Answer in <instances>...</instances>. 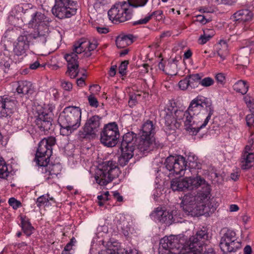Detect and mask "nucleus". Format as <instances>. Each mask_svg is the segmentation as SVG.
Wrapping results in <instances>:
<instances>
[{
    "label": "nucleus",
    "mask_w": 254,
    "mask_h": 254,
    "mask_svg": "<svg viewBox=\"0 0 254 254\" xmlns=\"http://www.w3.org/2000/svg\"><path fill=\"white\" fill-rule=\"evenodd\" d=\"M154 213L157 219L161 222L165 223L169 225L175 222L176 217H177L176 211H172L170 212L158 207Z\"/></svg>",
    "instance_id": "nucleus-21"
},
{
    "label": "nucleus",
    "mask_w": 254,
    "mask_h": 254,
    "mask_svg": "<svg viewBox=\"0 0 254 254\" xmlns=\"http://www.w3.org/2000/svg\"><path fill=\"white\" fill-rule=\"evenodd\" d=\"M75 4L76 3L70 0H55L52 13L59 19L69 18L76 14Z\"/></svg>",
    "instance_id": "nucleus-13"
},
{
    "label": "nucleus",
    "mask_w": 254,
    "mask_h": 254,
    "mask_svg": "<svg viewBox=\"0 0 254 254\" xmlns=\"http://www.w3.org/2000/svg\"><path fill=\"white\" fill-rule=\"evenodd\" d=\"M187 110L192 121L195 120L199 131L206 126L214 112L211 100L200 95L191 100Z\"/></svg>",
    "instance_id": "nucleus-1"
},
{
    "label": "nucleus",
    "mask_w": 254,
    "mask_h": 254,
    "mask_svg": "<svg viewBox=\"0 0 254 254\" xmlns=\"http://www.w3.org/2000/svg\"><path fill=\"white\" fill-rule=\"evenodd\" d=\"M125 252L126 254H138V251L134 248H127Z\"/></svg>",
    "instance_id": "nucleus-61"
},
{
    "label": "nucleus",
    "mask_w": 254,
    "mask_h": 254,
    "mask_svg": "<svg viewBox=\"0 0 254 254\" xmlns=\"http://www.w3.org/2000/svg\"><path fill=\"white\" fill-rule=\"evenodd\" d=\"M20 226L23 233L27 236H30L34 231V228L32 225L30 219L26 216H20Z\"/></svg>",
    "instance_id": "nucleus-28"
},
{
    "label": "nucleus",
    "mask_w": 254,
    "mask_h": 254,
    "mask_svg": "<svg viewBox=\"0 0 254 254\" xmlns=\"http://www.w3.org/2000/svg\"><path fill=\"white\" fill-rule=\"evenodd\" d=\"M15 108V100L4 96L0 97V118L10 117Z\"/></svg>",
    "instance_id": "nucleus-19"
},
{
    "label": "nucleus",
    "mask_w": 254,
    "mask_h": 254,
    "mask_svg": "<svg viewBox=\"0 0 254 254\" xmlns=\"http://www.w3.org/2000/svg\"><path fill=\"white\" fill-rule=\"evenodd\" d=\"M148 1V0H127V3L128 4V7L137 8L144 6Z\"/></svg>",
    "instance_id": "nucleus-41"
},
{
    "label": "nucleus",
    "mask_w": 254,
    "mask_h": 254,
    "mask_svg": "<svg viewBox=\"0 0 254 254\" xmlns=\"http://www.w3.org/2000/svg\"><path fill=\"white\" fill-rule=\"evenodd\" d=\"M121 36L126 41L128 45L132 43L134 37L132 34L124 35Z\"/></svg>",
    "instance_id": "nucleus-58"
},
{
    "label": "nucleus",
    "mask_w": 254,
    "mask_h": 254,
    "mask_svg": "<svg viewBox=\"0 0 254 254\" xmlns=\"http://www.w3.org/2000/svg\"><path fill=\"white\" fill-rule=\"evenodd\" d=\"M211 39L210 35H201L198 39V43L200 45H204Z\"/></svg>",
    "instance_id": "nucleus-53"
},
{
    "label": "nucleus",
    "mask_w": 254,
    "mask_h": 254,
    "mask_svg": "<svg viewBox=\"0 0 254 254\" xmlns=\"http://www.w3.org/2000/svg\"><path fill=\"white\" fill-rule=\"evenodd\" d=\"M76 242V240L74 237H72L69 242H68L64 248V251L62 252V254H69V252L72 250L73 246Z\"/></svg>",
    "instance_id": "nucleus-44"
},
{
    "label": "nucleus",
    "mask_w": 254,
    "mask_h": 254,
    "mask_svg": "<svg viewBox=\"0 0 254 254\" xmlns=\"http://www.w3.org/2000/svg\"><path fill=\"white\" fill-rule=\"evenodd\" d=\"M187 167L190 170L200 169H201V165L198 162L197 158L194 155H190L188 158V161H186Z\"/></svg>",
    "instance_id": "nucleus-38"
},
{
    "label": "nucleus",
    "mask_w": 254,
    "mask_h": 254,
    "mask_svg": "<svg viewBox=\"0 0 254 254\" xmlns=\"http://www.w3.org/2000/svg\"><path fill=\"white\" fill-rule=\"evenodd\" d=\"M187 77L189 81L190 86L191 89L198 87V85L200 84L201 77L199 74H190L187 75Z\"/></svg>",
    "instance_id": "nucleus-36"
},
{
    "label": "nucleus",
    "mask_w": 254,
    "mask_h": 254,
    "mask_svg": "<svg viewBox=\"0 0 254 254\" xmlns=\"http://www.w3.org/2000/svg\"><path fill=\"white\" fill-rule=\"evenodd\" d=\"M137 135L133 132H128L124 135L121 144V148L134 151L135 147L138 148Z\"/></svg>",
    "instance_id": "nucleus-22"
},
{
    "label": "nucleus",
    "mask_w": 254,
    "mask_h": 254,
    "mask_svg": "<svg viewBox=\"0 0 254 254\" xmlns=\"http://www.w3.org/2000/svg\"><path fill=\"white\" fill-rule=\"evenodd\" d=\"M33 39L37 40V38L34 37V35L28 33L20 35L14 46L13 52L15 55L20 56L25 54L29 48V43Z\"/></svg>",
    "instance_id": "nucleus-18"
},
{
    "label": "nucleus",
    "mask_w": 254,
    "mask_h": 254,
    "mask_svg": "<svg viewBox=\"0 0 254 254\" xmlns=\"http://www.w3.org/2000/svg\"><path fill=\"white\" fill-rule=\"evenodd\" d=\"M110 20L114 23L124 22L131 18V10L126 1L114 5L108 12Z\"/></svg>",
    "instance_id": "nucleus-11"
},
{
    "label": "nucleus",
    "mask_w": 254,
    "mask_h": 254,
    "mask_svg": "<svg viewBox=\"0 0 254 254\" xmlns=\"http://www.w3.org/2000/svg\"><path fill=\"white\" fill-rule=\"evenodd\" d=\"M155 133V123L149 120L144 121L140 130V138L138 142V149L141 152L145 153L155 148L163 147L162 143L155 139L154 136Z\"/></svg>",
    "instance_id": "nucleus-4"
},
{
    "label": "nucleus",
    "mask_w": 254,
    "mask_h": 254,
    "mask_svg": "<svg viewBox=\"0 0 254 254\" xmlns=\"http://www.w3.org/2000/svg\"><path fill=\"white\" fill-rule=\"evenodd\" d=\"M214 83V80L210 77H207L203 79H201L200 81V84L204 87H209L212 85Z\"/></svg>",
    "instance_id": "nucleus-45"
},
{
    "label": "nucleus",
    "mask_w": 254,
    "mask_h": 254,
    "mask_svg": "<svg viewBox=\"0 0 254 254\" xmlns=\"http://www.w3.org/2000/svg\"><path fill=\"white\" fill-rule=\"evenodd\" d=\"M56 142L55 137L50 136L44 138L39 143L34 161L41 169L49 163L50 158L53 153V146Z\"/></svg>",
    "instance_id": "nucleus-8"
},
{
    "label": "nucleus",
    "mask_w": 254,
    "mask_h": 254,
    "mask_svg": "<svg viewBox=\"0 0 254 254\" xmlns=\"http://www.w3.org/2000/svg\"><path fill=\"white\" fill-rule=\"evenodd\" d=\"M35 123L41 132L46 134L53 128L54 114L51 107H44L37 111Z\"/></svg>",
    "instance_id": "nucleus-14"
},
{
    "label": "nucleus",
    "mask_w": 254,
    "mask_h": 254,
    "mask_svg": "<svg viewBox=\"0 0 254 254\" xmlns=\"http://www.w3.org/2000/svg\"><path fill=\"white\" fill-rule=\"evenodd\" d=\"M175 120L181 121L185 119L184 125L186 129L191 135H195L199 132V128L195 126V120L192 121V117H190L188 110L184 111L176 110L174 111Z\"/></svg>",
    "instance_id": "nucleus-17"
},
{
    "label": "nucleus",
    "mask_w": 254,
    "mask_h": 254,
    "mask_svg": "<svg viewBox=\"0 0 254 254\" xmlns=\"http://www.w3.org/2000/svg\"><path fill=\"white\" fill-rule=\"evenodd\" d=\"M103 195V194L99 195L98 196L97 198L98 199V204L99 206H103L104 204V203L105 201H108L109 199V198H107L106 197H105V196Z\"/></svg>",
    "instance_id": "nucleus-60"
},
{
    "label": "nucleus",
    "mask_w": 254,
    "mask_h": 254,
    "mask_svg": "<svg viewBox=\"0 0 254 254\" xmlns=\"http://www.w3.org/2000/svg\"><path fill=\"white\" fill-rule=\"evenodd\" d=\"M218 4H232L235 1V0H214Z\"/></svg>",
    "instance_id": "nucleus-62"
},
{
    "label": "nucleus",
    "mask_w": 254,
    "mask_h": 254,
    "mask_svg": "<svg viewBox=\"0 0 254 254\" xmlns=\"http://www.w3.org/2000/svg\"><path fill=\"white\" fill-rule=\"evenodd\" d=\"M187 180L189 185L188 189L189 190L197 189L201 185L203 187L205 186V185H208L206 183L205 180L200 176H197L195 178H187Z\"/></svg>",
    "instance_id": "nucleus-30"
},
{
    "label": "nucleus",
    "mask_w": 254,
    "mask_h": 254,
    "mask_svg": "<svg viewBox=\"0 0 254 254\" xmlns=\"http://www.w3.org/2000/svg\"><path fill=\"white\" fill-rule=\"evenodd\" d=\"M215 79L218 82L224 83L225 81V76L223 73H219L215 75Z\"/></svg>",
    "instance_id": "nucleus-59"
},
{
    "label": "nucleus",
    "mask_w": 254,
    "mask_h": 254,
    "mask_svg": "<svg viewBox=\"0 0 254 254\" xmlns=\"http://www.w3.org/2000/svg\"><path fill=\"white\" fill-rule=\"evenodd\" d=\"M24 7L25 9H22L24 14L30 16L28 22V27L34 30L33 33L30 34L34 35L38 42L45 44L49 35V24L51 20L44 12L36 10V7L31 4H26Z\"/></svg>",
    "instance_id": "nucleus-2"
},
{
    "label": "nucleus",
    "mask_w": 254,
    "mask_h": 254,
    "mask_svg": "<svg viewBox=\"0 0 254 254\" xmlns=\"http://www.w3.org/2000/svg\"><path fill=\"white\" fill-rule=\"evenodd\" d=\"M101 120V118L97 115L88 118L78 132V139L87 140L95 138L100 129Z\"/></svg>",
    "instance_id": "nucleus-9"
},
{
    "label": "nucleus",
    "mask_w": 254,
    "mask_h": 254,
    "mask_svg": "<svg viewBox=\"0 0 254 254\" xmlns=\"http://www.w3.org/2000/svg\"><path fill=\"white\" fill-rule=\"evenodd\" d=\"M16 91L18 94H20L21 96L32 94L33 92V88L32 83L26 80L19 81L17 82V87Z\"/></svg>",
    "instance_id": "nucleus-24"
},
{
    "label": "nucleus",
    "mask_w": 254,
    "mask_h": 254,
    "mask_svg": "<svg viewBox=\"0 0 254 254\" xmlns=\"http://www.w3.org/2000/svg\"><path fill=\"white\" fill-rule=\"evenodd\" d=\"M160 245L166 252L162 254H181L182 250H185L189 253L190 248L187 241V237L183 236L171 235L162 239Z\"/></svg>",
    "instance_id": "nucleus-7"
},
{
    "label": "nucleus",
    "mask_w": 254,
    "mask_h": 254,
    "mask_svg": "<svg viewBox=\"0 0 254 254\" xmlns=\"http://www.w3.org/2000/svg\"><path fill=\"white\" fill-rule=\"evenodd\" d=\"M14 125H16L18 128L21 129L23 128V121L21 120H13Z\"/></svg>",
    "instance_id": "nucleus-63"
},
{
    "label": "nucleus",
    "mask_w": 254,
    "mask_h": 254,
    "mask_svg": "<svg viewBox=\"0 0 254 254\" xmlns=\"http://www.w3.org/2000/svg\"><path fill=\"white\" fill-rule=\"evenodd\" d=\"M246 121L248 126L250 127L252 126L254 123V115L252 113L247 115Z\"/></svg>",
    "instance_id": "nucleus-56"
},
{
    "label": "nucleus",
    "mask_w": 254,
    "mask_h": 254,
    "mask_svg": "<svg viewBox=\"0 0 254 254\" xmlns=\"http://www.w3.org/2000/svg\"><path fill=\"white\" fill-rule=\"evenodd\" d=\"M169 114L168 115H164L166 129L175 130L177 127L178 123L176 122L174 117L173 115H172L171 113L170 112Z\"/></svg>",
    "instance_id": "nucleus-34"
},
{
    "label": "nucleus",
    "mask_w": 254,
    "mask_h": 254,
    "mask_svg": "<svg viewBox=\"0 0 254 254\" xmlns=\"http://www.w3.org/2000/svg\"><path fill=\"white\" fill-rule=\"evenodd\" d=\"M128 62L127 61L122 62L119 67V72L122 76H124L126 74Z\"/></svg>",
    "instance_id": "nucleus-47"
},
{
    "label": "nucleus",
    "mask_w": 254,
    "mask_h": 254,
    "mask_svg": "<svg viewBox=\"0 0 254 254\" xmlns=\"http://www.w3.org/2000/svg\"><path fill=\"white\" fill-rule=\"evenodd\" d=\"M253 14L248 9H242L236 11L231 17V19L236 22H246L252 19Z\"/></svg>",
    "instance_id": "nucleus-23"
},
{
    "label": "nucleus",
    "mask_w": 254,
    "mask_h": 254,
    "mask_svg": "<svg viewBox=\"0 0 254 254\" xmlns=\"http://www.w3.org/2000/svg\"><path fill=\"white\" fill-rule=\"evenodd\" d=\"M97 31L100 34H106L109 32V29L106 27H97L96 28Z\"/></svg>",
    "instance_id": "nucleus-64"
},
{
    "label": "nucleus",
    "mask_w": 254,
    "mask_h": 254,
    "mask_svg": "<svg viewBox=\"0 0 254 254\" xmlns=\"http://www.w3.org/2000/svg\"><path fill=\"white\" fill-rule=\"evenodd\" d=\"M98 45V42L95 39L88 40L81 38L75 42L72 46V51L66 54L64 58L68 65L78 64V54L87 51L91 52L94 50Z\"/></svg>",
    "instance_id": "nucleus-6"
},
{
    "label": "nucleus",
    "mask_w": 254,
    "mask_h": 254,
    "mask_svg": "<svg viewBox=\"0 0 254 254\" xmlns=\"http://www.w3.org/2000/svg\"><path fill=\"white\" fill-rule=\"evenodd\" d=\"M210 190V186L205 185V186L202 188V190L198 192L196 195H195L196 202L197 203L203 202L205 199H207L208 198H209Z\"/></svg>",
    "instance_id": "nucleus-31"
},
{
    "label": "nucleus",
    "mask_w": 254,
    "mask_h": 254,
    "mask_svg": "<svg viewBox=\"0 0 254 254\" xmlns=\"http://www.w3.org/2000/svg\"><path fill=\"white\" fill-rule=\"evenodd\" d=\"M164 165L167 170L171 172V174L184 175L187 168L186 160L183 156H172L168 157L165 160Z\"/></svg>",
    "instance_id": "nucleus-15"
},
{
    "label": "nucleus",
    "mask_w": 254,
    "mask_h": 254,
    "mask_svg": "<svg viewBox=\"0 0 254 254\" xmlns=\"http://www.w3.org/2000/svg\"><path fill=\"white\" fill-rule=\"evenodd\" d=\"M195 205L191 204H186L185 203L181 202V206L183 210L187 215H193V211L195 207Z\"/></svg>",
    "instance_id": "nucleus-43"
},
{
    "label": "nucleus",
    "mask_w": 254,
    "mask_h": 254,
    "mask_svg": "<svg viewBox=\"0 0 254 254\" xmlns=\"http://www.w3.org/2000/svg\"><path fill=\"white\" fill-rule=\"evenodd\" d=\"M196 21L199 22L202 24H205L210 21V20L206 19L205 16L201 15H198L196 16Z\"/></svg>",
    "instance_id": "nucleus-57"
},
{
    "label": "nucleus",
    "mask_w": 254,
    "mask_h": 254,
    "mask_svg": "<svg viewBox=\"0 0 254 254\" xmlns=\"http://www.w3.org/2000/svg\"><path fill=\"white\" fill-rule=\"evenodd\" d=\"M81 110L78 107L68 106L60 114L58 122L61 132L64 135H69L81 125Z\"/></svg>",
    "instance_id": "nucleus-3"
},
{
    "label": "nucleus",
    "mask_w": 254,
    "mask_h": 254,
    "mask_svg": "<svg viewBox=\"0 0 254 254\" xmlns=\"http://www.w3.org/2000/svg\"><path fill=\"white\" fill-rule=\"evenodd\" d=\"M78 64H74L67 66V70L66 74L71 78H75L78 73Z\"/></svg>",
    "instance_id": "nucleus-40"
},
{
    "label": "nucleus",
    "mask_w": 254,
    "mask_h": 254,
    "mask_svg": "<svg viewBox=\"0 0 254 254\" xmlns=\"http://www.w3.org/2000/svg\"><path fill=\"white\" fill-rule=\"evenodd\" d=\"M187 178L174 179L171 182V188L173 191H183L188 189Z\"/></svg>",
    "instance_id": "nucleus-26"
},
{
    "label": "nucleus",
    "mask_w": 254,
    "mask_h": 254,
    "mask_svg": "<svg viewBox=\"0 0 254 254\" xmlns=\"http://www.w3.org/2000/svg\"><path fill=\"white\" fill-rule=\"evenodd\" d=\"M12 64V61L9 56L5 52L0 54V66L4 68L5 72L8 71L9 69L10 64Z\"/></svg>",
    "instance_id": "nucleus-35"
},
{
    "label": "nucleus",
    "mask_w": 254,
    "mask_h": 254,
    "mask_svg": "<svg viewBox=\"0 0 254 254\" xmlns=\"http://www.w3.org/2000/svg\"><path fill=\"white\" fill-rule=\"evenodd\" d=\"M221 235L219 246L224 254L235 252L241 248V243L237 241L234 231L223 229L221 231Z\"/></svg>",
    "instance_id": "nucleus-10"
},
{
    "label": "nucleus",
    "mask_w": 254,
    "mask_h": 254,
    "mask_svg": "<svg viewBox=\"0 0 254 254\" xmlns=\"http://www.w3.org/2000/svg\"><path fill=\"white\" fill-rule=\"evenodd\" d=\"M8 203L14 209H17L21 206V202L14 197H11L8 200Z\"/></svg>",
    "instance_id": "nucleus-48"
},
{
    "label": "nucleus",
    "mask_w": 254,
    "mask_h": 254,
    "mask_svg": "<svg viewBox=\"0 0 254 254\" xmlns=\"http://www.w3.org/2000/svg\"><path fill=\"white\" fill-rule=\"evenodd\" d=\"M62 166L60 164H48L47 166L41 168V172L44 177L49 183H52L60 173Z\"/></svg>",
    "instance_id": "nucleus-20"
},
{
    "label": "nucleus",
    "mask_w": 254,
    "mask_h": 254,
    "mask_svg": "<svg viewBox=\"0 0 254 254\" xmlns=\"http://www.w3.org/2000/svg\"><path fill=\"white\" fill-rule=\"evenodd\" d=\"M51 202H55L54 198L53 197H50L49 194H45L38 197L36 203L37 206L40 208L51 205Z\"/></svg>",
    "instance_id": "nucleus-32"
},
{
    "label": "nucleus",
    "mask_w": 254,
    "mask_h": 254,
    "mask_svg": "<svg viewBox=\"0 0 254 254\" xmlns=\"http://www.w3.org/2000/svg\"><path fill=\"white\" fill-rule=\"evenodd\" d=\"M253 141L251 140L249 141L248 144L246 145L242 154L253 153L252 151L253 150Z\"/></svg>",
    "instance_id": "nucleus-54"
},
{
    "label": "nucleus",
    "mask_w": 254,
    "mask_h": 254,
    "mask_svg": "<svg viewBox=\"0 0 254 254\" xmlns=\"http://www.w3.org/2000/svg\"><path fill=\"white\" fill-rule=\"evenodd\" d=\"M121 149L122 154L118 158V163L120 166H125L133 157L134 151L124 149V148H121Z\"/></svg>",
    "instance_id": "nucleus-29"
},
{
    "label": "nucleus",
    "mask_w": 254,
    "mask_h": 254,
    "mask_svg": "<svg viewBox=\"0 0 254 254\" xmlns=\"http://www.w3.org/2000/svg\"><path fill=\"white\" fill-rule=\"evenodd\" d=\"M120 133L115 122L105 125L100 132V141L105 146L114 147L118 142Z\"/></svg>",
    "instance_id": "nucleus-12"
},
{
    "label": "nucleus",
    "mask_w": 254,
    "mask_h": 254,
    "mask_svg": "<svg viewBox=\"0 0 254 254\" xmlns=\"http://www.w3.org/2000/svg\"><path fill=\"white\" fill-rule=\"evenodd\" d=\"M208 235L205 228L198 231L194 236L190 237L187 241L190 250L192 253H200L202 250V247L205 240H208Z\"/></svg>",
    "instance_id": "nucleus-16"
},
{
    "label": "nucleus",
    "mask_w": 254,
    "mask_h": 254,
    "mask_svg": "<svg viewBox=\"0 0 254 254\" xmlns=\"http://www.w3.org/2000/svg\"><path fill=\"white\" fill-rule=\"evenodd\" d=\"M179 86L182 90H185L188 89L190 86L189 81L186 77L184 79L180 80L179 82Z\"/></svg>",
    "instance_id": "nucleus-50"
},
{
    "label": "nucleus",
    "mask_w": 254,
    "mask_h": 254,
    "mask_svg": "<svg viewBox=\"0 0 254 254\" xmlns=\"http://www.w3.org/2000/svg\"><path fill=\"white\" fill-rule=\"evenodd\" d=\"M254 164V153L242 154L240 165L242 169L248 170Z\"/></svg>",
    "instance_id": "nucleus-27"
},
{
    "label": "nucleus",
    "mask_w": 254,
    "mask_h": 254,
    "mask_svg": "<svg viewBox=\"0 0 254 254\" xmlns=\"http://www.w3.org/2000/svg\"><path fill=\"white\" fill-rule=\"evenodd\" d=\"M249 88V84L248 82L243 80H238L233 86V88L236 92L241 93L242 95L247 93Z\"/></svg>",
    "instance_id": "nucleus-33"
},
{
    "label": "nucleus",
    "mask_w": 254,
    "mask_h": 254,
    "mask_svg": "<svg viewBox=\"0 0 254 254\" xmlns=\"http://www.w3.org/2000/svg\"><path fill=\"white\" fill-rule=\"evenodd\" d=\"M121 172L117 163L113 160L105 161L97 169L95 179L100 186H106L119 177Z\"/></svg>",
    "instance_id": "nucleus-5"
},
{
    "label": "nucleus",
    "mask_w": 254,
    "mask_h": 254,
    "mask_svg": "<svg viewBox=\"0 0 254 254\" xmlns=\"http://www.w3.org/2000/svg\"><path fill=\"white\" fill-rule=\"evenodd\" d=\"M9 174V172L8 171L5 162L3 158L0 156V178L6 179Z\"/></svg>",
    "instance_id": "nucleus-39"
},
{
    "label": "nucleus",
    "mask_w": 254,
    "mask_h": 254,
    "mask_svg": "<svg viewBox=\"0 0 254 254\" xmlns=\"http://www.w3.org/2000/svg\"><path fill=\"white\" fill-rule=\"evenodd\" d=\"M244 100L247 104V107L250 109L251 112L254 110V103L253 100L248 95L244 97Z\"/></svg>",
    "instance_id": "nucleus-46"
},
{
    "label": "nucleus",
    "mask_w": 254,
    "mask_h": 254,
    "mask_svg": "<svg viewBox=\"0 0 254 254\" xmlns=\"http://www.w3.org/2000/svg\"><path fill=\"white\" fill-rule=\"evenodd\" d=\"M196 202V197L195 195L191 193H187L185 194L183 198L182 202L186 204H191L195 205Z\"/></svg>",
    "instance_id": "nucleus-42"
},
{
    "label": "nucleus",
    "mask_w": 254,
    "mask_h": 254,
    "mask_svg": "<svg viewBox=\"0 0 254 254\" xmlns=\"http://www.w3.org/2000/svg\"><path fill=\"white\" fill-rule=\"evenodd\" d=\"M163 13V11L161 10L154 11L151 13H149L144 18L134 21L132 23V25L135 26L136 25L145 24L152 18H154L156 20L159 21L162 19Z\"/></svg>",
    "instance_id": "nucleus-25"
},
{
    "label": "nucleus",
    "mask_w": 254,
    "mask_h": 254,
    "mask_svg": "<svg viewBox=\"0 0 254 254\" xmlns=\"http://www.w3.org/2000/svg\"><path fill=\"white\" fill-rule=\"evenodd\" d=\"M88 100L90 106L94 108L98 107V101L95 97L93 95H90L88 97Z\"/></svg>",
    "instance_id": "nucleus-51"
},
{
    "label": "nucleus",
    "mask_w": 254,
    "mask_h": 254,
    "mask_svg": "<svg viewBox=\"0 0 254 254\" xmlns=\"http://www.w3.org/2000/svg\"><path fill=\"white\" fill-rule=\"evenodd\" d=\"M116 44L118 48H124L127 46H128L127 45V43L123 39V38L119 36L117 38V39L116 40Z\"/></svg>",
    "instance_id": "nucleus-49"
},
{
    "label": "nucleus",
    "mask_w": 254,
    "mask_h": 254,
    "mask_svg": "<svg viewBox=\"0 0 254 254\" xmlns=\"http://www.w3.org/2000/svg\"><path fill=\"white\" fill-rule=\"evenodd\" d=\"M61 86L65 91H69L72 89V84L68 81L62 80Z\"/></svg>",
    "instance_id": "nucleus-52"
},
{
    "label": "nucleus",
    "mask_w": 254,
    "mask_h": 254,
    "mask_svg": "<svg viewBox=\"0 0 254 254\" xmlns=\"http://www.w3.org/2000/svg\"><path fill=\"white\" fill-rule=\"evenodd\" d=\"M175 110H174V107L171 106H168L166 107L164 109V110L162 112V115H166L169 114V113H171L172 115H173V113H174V111Z\"/></svg>",
    "instance_id": "nucleus-55"
},
{
    "label": "nucleus",
    "mask_w": 254,
    "mask_h": 254,
    "mask_svg": "<svg viewBox=\"0 0 254 254\" xmlns=\"http://www.w3.org/2000/svg\"><path fill=\"white\" fill-rule=\"evenodd\" d=\"M219 46L221 47L219 48V50L217 51V54L220 57L221 60L223 61L226 59L229 54L228 45L225 41L221 40Z\"/></svg>",
    "instance_id": "nucleus-37"
}]
</instances>
